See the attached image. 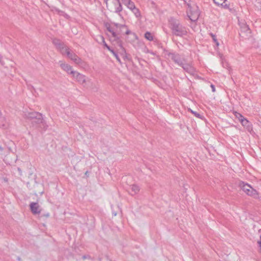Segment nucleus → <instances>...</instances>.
Masks as SVG:
<instances>
[{"label":"nucleus","mask_w":261,"mask_h":261,"mask_svg":"<svg viewBox=\"0 0 261 261\" xmlns=\"http://www.w3.org/2000/svg\"><path fill=\"white\" fill-rule=\"evenodd\" d=\"M112 25H111L110 24L106 25L107 31L110 32L112 35L110 37V40L112 42H115L120 47L119 53L123 55L125 53V50L124 48L122 46V41L119 36V33L118 31V29L125 27V25L117 23H112Z\"/></svg>","instance_id":"nucleus-1"},{"label":"nucleus","mask_w":261,"mask_h":261,"mask_svg":"<svg viewBox=\"0 0 261 261\" xmlns=\"http://www.w3.org/2000/svg\"><path fill=\"white\" fill-rule=\"evenodd\" d=\"M169 22V27L174 35L182 37L187 34L186 28L180 23L178 20L171 18Z\"/></svg>","instance_id":"nucleus-2"},{"label":"nucleus","mask_w":261,"mask_h":261,"mask_svg":"<svg viewBox=\"0 0 261 261\" xmlns=\"http://www.w3.org/2000/svg\"><path fill=\"white\" fill-rule=\"evenodd\" d=\"M187 13L188 17L192 21H196L200 15L198 7L194 2L191 1L187 3Z\"/></svg>","instance_id":"nucleus-3"},{"label":"nucleus","mask_w":261,"mask_h":261,"mask_svg":"<svg viewBox=\"0 0 261 261\" xmlns=\"http://www.w3.org/2000/svg\"><path fill=\"white\" fill-rule=\"evenodd\" d=\"M121 0H112L110 2H107V7L111 12L120 15L122 11L123 7L120 3Z\"/></svg>","instance_id":"nucleus-4"},{"label":"nucleus","mask_w":261,"mask_h":261,"mask_svg":"<svg viewBox=\"0 0 261 261\" xmlns=\"http://www.w3.org/2000/svg\"><path fill=\"white\" fill-rule=\"evenodd\" d=\"M239 186L243 191L248 195L256 198L258 196L257 192L251 187L249 184H245L241 181L239 184Z\"/></svg>","instance_id":"nucleus-5"},{"label":"nucleus","mask_w":261,"mask_h":261,"mask_svg":"<svg viewBox=\"0 0 261 261\" xmlns=\"http://www.w3.org/2000/svg\"><path fill=\"white\" fill-rule=\"evenodd\" d=\"M171 60L179 66H181L186 61L185 59L177 54L170 53L168 55Z\"/></svg>","instance_id":"nucleus-6"},{"label":"nucleus","mask_w":261,"mask_h":261,"mask_svg":"<svg viewBox=\"0 0 261 261\" xmlns=\"http://www.w3.org/2000/svg\"><path fill=\"white\" fill-rule=\"evenodd\" d=\"M183 69L188 73L194 75L195 73V69L191 63H187L186 61L181 66Z\"/></svg>","instance_id":"nucleus-7"},{"label":"nucleus","mask_w":261,"mask_h":261,"mask_svg":"<svg viewBox=\"0 0 261 261\" xmlns=\"http://www.w3.org/2000/svg\"><path fill=\"white\" fill-rule=\"evenodd\" d=\"M72 77L80 84H84L86 82V77L83 74L78 72L77 71H75L74 72H72Z\"/></svg>","instance_id":"nucleus-8"},{"label":"nucleus","mask_w":261,"mask_h":261,"mask_svg":"<svg viewBox=\"0 0 261 261\" xmlns=\"http://www.w3.org/2000/svg\"><path fill=\"white\" fill-rule=\"evenodd\" d=\"M60 67L64 71H66L67 74L72 75V72H74L75 71L72 70V67L70 65L61 62H60Z\"/></svg>","instance_id":"nucleus-9"},{"label":"nucleus","mask_w":261,"mask_h":261,"mask_svg":"<svg viewBox=\"0 0 261 261\" xmlns=\"http://www.w3.org/2000/svg\"><path fill=\"white\" fill-rule=\"evenodd\" d=\"M30 209L33 214H39L41 212L40 206L38 203L32 202L30 204Z\"/></svg>","instance_id":"nucleus-10"},{"label":"nucleus","mask_w":261,"mask_h":261,"mask_svg":"<svg viewBox=\"0 0 261 261\" xmlns=\"http://www.w3.org/2000/svg\"><path fill=\"white\" fill-rule=\"evenodd\" d=\"M67 57L71 60L73 61L75 63L77 64H80L81 63L82 60L75 54L71 53L70 51H68Z\"/></svg>","instance_id":"nucleus-11"},{"label":"nucleus","mask_w":261,"mask_h":261,"mask_svg":"<svg viewBox=\"0 0 261 261\" xmlns=\"http://www.w3.org/2000/svg\"><path fill=\"white\" fill-rule=\"evenodd\" d=\"M130 192L129 193L131 195H135L139 193L140 191V187L139 186L136 184H133L130 186Z\"/></svg>","instance_id":"nucleus-12"},{"label":"nucleus","mask_w":261,"mask_h":261,"mask_svg":"<svg viewBox=\"0 0 261 261\" xmlns=\"http://www.w3.org/2000/svg\"><path fill=\"white\" fill-rule=\"evenodd\" d=\"M8 126V121L5 116L2 115L1 112L0 111V127L5 128Z\"/></svg>","instance_id":"nucleus-13"},{"label":"nucleus","mask_w":261,"mask_h":261,"mask_svg":"<svg viewBox=\"0 0 261 261\" xmlns=\"http://www.w3.org/2000/svg\"><path fill=\"white\" fill-rule=\"evenodd\" d=\"M121 1L130 10L136 7L134 2L131 0H121Z\"/></svg>","instance_id":"nucleus-14"},{"label":"nucleus","mask_w":261,"mask_h":261,"mask_svg":"<svg viewBox=\"0 0 261 261\" xmlns=\"http://www.w3.org/2000/svg\"><path fill=\"white\" fill-rule=\"evenodd\" d=\"M33 122H35L38 124H42L43 125L44 127H45L44 125V121L43 119L42 115L41 113H39L37 115V117H36L35 119L33 120Z\"/></svg>","instance_id":"nucleus-15"},{"label":"nucleus","mask_w":261,"mask_h":261,"mask_svg":"<svg viewBox=\"0 0 261 261\" xmlns=\"http://www.w3.org/2000/svg\"><path fill=\"white\" fill-rule=\"evenodd\" d=\"M214 3L218 6H221L225 9H228L229 6L227 4H225L226 0H213Z\"/></svg>","instance_id":"nucleus-16"},{"label":"nucleus","mask_w":261,"mask_h":261,"mask_svg":"<svg viewBox=\"0 0 261 261\" xmlns=\"http://www.w3.org/2000/svg\"><path fill=\"white\" fill-rule=\"evenodd\" d=\"M39 113L33 112H29L26 114H25V117L27 118L32 119L34 120L35 119L36 117H37V115H38Z\"/></svg>","instance_id":"nucleus-17"},{"label":"nucleus","mask_w":261,"mask_h":261,"mask_svg":"<svg viewBox=\"0 0 261 261\" xmlns=\"http://www.w3.org/2000/svg\"><path fill=\"white\" fill-rule=\"evenodd\" d=\"M59 49L63 55L66 54L67 55L68 51H69V48L63 44H59Z\"/></svg>","instance_id":"nucleus-18"},{"label":"nucleus","mask_w":261,"mask_h":261,"mask_svg":"<svg viewBox=\"0 0 261 261\" xmlns=\"http://www.w3.org/2000/svg\"><path fill=\"white\" fill-rule=\"evenodd\" d=\"M144 37L149 41H153L154 40L153 35L149 32H146L144 34Z\"/></svg>","instance_id":"nucleus-19"},{"label":"nucleus","mask_w":261,"mask_h":261,"mask_svg":"<svg viewBox=\"0 0 261 261\" xmlns=\"http://www.w3.org/2000/svg\"><path fill=\"white\" fill-rule=\"evenodd\" d=\"M241 31L246 32L247 33H250V29L246 24L243 23L242 25L241 26Z\"/></svg>","instance_id":"nucleus-20"},{"label":"nucleus","mask_w":261,"mask_h":261,"mask_svg":"<svg viewBox=\"0 0 261 261\" xmlns=\"http://www.w3.org/2000/svg\"><path fill=\"white\" fill-rule=\"evenodd\" d=\"M240 122L241 123L242 125H243L244 126H246L247 127H249L250 122L245 118L244 117L243 118H241Z\"/></svg>","instance_id":"nucleus-21"},{"label":"nucleus","mask_w":261,"mask_h":261,"mask_svg":"<svg viewBox=\"0 0 261 261\" xmlns=\"http://www.w3.org/2000/svg\"><path fill=\"white\" fill-rule=\"evenodd\" d=\"M131 11L133 12V13L135 14V15L137 17H139L141 16V13L139 11V10L136 7L134 8V9H133L131 10Z\"/></svg>","instance_id":"nucleus-22"},{"label":"nucleus","mask_w":261,"mask_h":261,"mask_svg":"<svg viewBox=\"0 0 261 261\" xmlns=\"http://www.w3.org/2000/svg\"><path fill=\"white\" fill-rule=\"evenodd\" d=\"M210 35L212 37L213 41L216 44V46L218 47L219 45V43L217 39L216 36L212 33H211Z\"/></svg>","instance_id":"nucleus-23"},{"label":"nucleus","mask_w":261,"mask_h":261,"mask_svg":"<svg viewBox=\"0 0 261 261\" xmlns=\"http://www.w3.org/2000/svg\"><path fill=\"white\" fill-rule=\"evenodd\" d=\"M189 111H190L192 114H193L194 115V116H196V117L199 118H201V115L200 114H199L198 113H197V112L193 111L191 109H189Z\"/></svg>","instance_id":"nucleus-24"},{"label":"nucleus","mask_w":261,"mask_h":261,"mask_svg":"<svg viewBox=\"0 0 261 261\" xmlns=\"http://www.w3.org/2000/svg\"><path fill=\"white\" fill-rule=\"evenodd\" d=\"M143 51L145 53H149V54H151V55H155V53L150 50L149 49H148L147 47H145L143 49Z\"/></svg>","instance_id":"nucleus-25"},{"label":"nucleus","mask_w":261,"mask_h":261,"mask_svg":"<svg viewBox=\"0 0 261 261\" xmlns=\"http://www.w3.org/2000/svg\"><path fill=\"white\" fill-rule=\"evenodd\" d=\"M101 38V39L102 41V43H103V45L109 50L110 49V48H111L109 45H108V44L106 43V42H105V39L104 38L102 37V36H101L100 37Z\"/></svg>","instance_id":"nucleus-26"},{"label":"nucleus","mask_w":261,"mask_h":261,"mask_svg":"<svg viewBox=\"0 0 261 261\" xmlns=\"http://www.w3.org/2000/svg\"><path fill=\"white\" fill-rule=\"evenodd\" d=\"M236 116L237 118H238L239 120V121H240L241 120V118H244V117L242 115V114H241L240 113H237L236 112Z\"/></svg>","instance_id":"nucleus-27"},{"label":"nucleus","mask_w":261,"mask_h":261,"mask_svg":"<svg viewBox=\"0 0 261 261\" xmlns=\"http://www.w3.org/2000/svg\"><path fill=\"white\" fill-rule=\"evenodd\" d=\"M53 43L57 46V47L59 48V44H62L60 41L58 40H54L53 41Z\"/></svg>","instance_id":"nucleus-28"},{"label":"nucleus","mask_w":261,"mask_h":261,"mask_svg":"<svg viewBox=\"0 0 261 261\" xmlns=\"http://www.w3.org/2000/svg\"><path fill=\"white\" fill-rule=\"evenodd\" d=\"M82 258L83 259H91L92 258L89 255H84L82 256Z\"/></svg>","instance_id":"nucleus-29"},{"label":"nucleus","mask_w":261,"mask_h":261,"mask_svg":"<svg viewBox=\"0 0 261 261\" xmlns=\"http://www.w3.org/2000/svg\"><path fill=\"white\" fill-rule=\"evenodd\" d=\"M257 244H258V246L260 247V251L261 252V233L260 234V239L257 241Z\"/></svg>","instance_id":"nucleus-30"},{"label":"nucleus","mask_w":261,"mask_h":261,"mask_svg":"<svg viewBox=\"0 0 261 261\" xmlns=\"http://www.w3.org/2000/svg\"><path fill=\"white\" fill-rule=\"evenodd\" d=\"M116 59H117V60L121 63V60H120V59L119 58V57H118V54L116 53L114 56Z\"/></svg>","instance_id":"nucleus-31"},{"label":"nucleus","mask_w":261,"mask_h":261,"mask_svg":"<svg viewBox=\"0 0 261 261\" xmlns=\"http://www.w3.org/2000/svg\"><path fill=\"white\" fill-rule=\"evenodd\" d=\"M109 50L113 55V56H114L116 54V53L111 48H110V49H109Z\"/></svg>","instance_id":"nucleus-32"},{"label":"nucleus","mask_w":261,"mask_h":261,"mask_svg":"<svg viewBox=\"0 0 261 261\" xmlns=\"http://www.w3.org/2000/svg\"><path fill=\"white\" fill-rule=\"evenodd\" d=\"M211 87L212 88V91L213 92H215V86L213 84H211Z\"/></svg>","instance_id":"nucleus-33"},{"label":"nucleus","mask_w":261,"mask_h":261,"mask_svg":"<svg viewBox=\"0 0 261 261\" xmlns=\"http://www.w3.org/2000/svg\"><path fill=\"white\" fill-rule=\"evenodd\" d=\"M105 258L107 259V261H111L108 255L105 256Z\"/></svg>","instance_id":"nucleus-34"},{"label":"nucleus","mask_w":261,"mask_h":261,"mask_svg":"<svg viewBox=\"0 0 261 261\" xmlns=\"http://www.w3.org/2000/svg\"><path fill=\"white\" fill-rule=\"evenodd\" d=\"M113 216H116L117 215V213L115 212H112Z\"/></svg>","instance_id":"nucleus-35"},{"label":"nucleus","mask_w":261,"mask_h":261,"mask_svg":"<svg viewBox=\"0 0 261 261\" xmlns=\"http://www.w3.org/2000/svg\"><path fill=\"white\" fill-rule=\"evenodd\" d=\"M130 33V31L129 30H127L126 31V34H129V33Z\"/></svg>","instance_id":"nucleus-36"},{"label":"nucleus","mask_w":261,"mask_h":261,"mask_svg":"<svg viewBox=\"0 0 261 261\" xmlns=\"http://www.w3.org/2000/svg\"><path fill=\"white\" fill-rule=\"evenodd\" d=\"M44 216L45 217H48L49 216V213H47Z\"/></svg>","instance_id":"nucleus-37"},{"label":"nucleus","mask_w":261,"mask_h":261,"mask_svg":"<svg viewBox=\"0 0 261 261\" xmlns=\"http://www.w3.org/2000/svg\"><path fill=\"white\" fill-rule=\"evenodd\" d=\"M3 149V148L1 146H0V151H2Z\"/></svg>","instance_id":"nucleus-38"},{"label":"nucleus","mask_w":261,"mask_h":261,"mask_svg":"<svg viewBox=\"0 0 261 261\" xmlns=\"http://www.w3.org/2000/svg\"><path fill=\"white\" fill-rule=\"evenodd\" d=\"M18 171L19 172L20 174L21 173V170L19 168H18Z\"/></svg>","instance_id":"nucleus-39"},{"label":"nucleus","mask_w":261,"mask_h":261,"mask_svg":"<svg viewBox=\"0 0 261 261\" xmlns=\"http://www.w3.org/2000/svg\"><path fill=\"white\" fill-rule=\"evenodd\" d=\"M112 0H106V3H107V2H110Z\"/></svg>","instance_id":"nucleus-40"},{"label":"nucleus","mask_w":261,"mask_h":261,"mask_svg":"<svg viewBox=\"0 0 261 261\" xmlns=\"http://www.w3.org/2000/svg\"><path fill=\"white\" fill-rule=\"evenodd\" d=\"M2 56L0 55V61L2 60Z\"/></svg>","instance_id":"nucleus-41"},{"label":"nucleus","mask_w":261,"mask_h":261,"mask_svg":"<svg viewBox=\"0 0 261 261\" xmlns=\"http://www.w3.org/2000/svg\"><path fill=\"white\" fill-rule=\"evenodd\" d=\"M98 260H99V261H101V257H99V258H98Z\"/></svg>","instance_id":"nucleus-42"},{"label":"nucleus","mask_w":261,"mask_h":261,"mask_svg":"<svg viewBox=\"0 0 261 261\" xmlns=\"http://www.w3.org/2000/svg\"><path fill=\"white\" fill-rule=\"evenodd\" d=\"M18 260H21L20 257H18Z\"/></svg>","instance_id":"nucleus-43"}]
</instances>
